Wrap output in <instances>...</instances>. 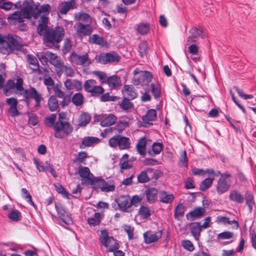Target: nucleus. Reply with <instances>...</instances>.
I'll list each match as a JSON object with an SVG mask.
<instances>
[{
    "label": "nucleus",
    "instance_id": "obj_1",
    "mask_svg": "<svg viewBox=\"0 0 256 256\" xmlns=\"http://www.w3.org/2000/svg\"><path fill=\"white\" fill-rule=\"evenodd\" d=\"M33 4L36 5L38 8L36 9L33 7L32 8L28 7L30 16L34 17V19L38 18V32L40 35L44 36L46 45L52 48L62 40L64 35V30L62 28H58L55 31L50 32L47 26L48 18L46 17V15L48 14L50 6L46 4L40 7L37 4L33 2Z\"/></svg>",
    "mask_w": 256,
    "mask_h": 256
},
{
    "label": "nucleus",
    "instance_id": "obj_2",
    "mask_svg": "<svg viewBox=\"0 0 256 256\" xmlns=\"http://www.w3.org/2000/svg\"><path fill=\"white\" fill-rule=\"evenodd\" d=\"M4 93L7 96L12 94H20L26 99L33 98L36 102V106H40L42 100L40 94L34 88H31L28 90H24L22 87V80L20 78L8 80L4 88Z\"/></svg>",
    "mask_w": 256,
    "mask_h": 256
},
{
    "label": "nucleus",
    "instance_id": "obj_3",
    "mask_svg": "<svg viewBox=\"0 0 256 256\" xmlns=\"http://www.w3.org/2000/svg\"><path fill=\"white\" fill-rule=\"evenodd\" d=\"M38 56L40 61L44 64L49 61L54 66L55 70L58 76H60L63 72H65V74L68 76H72L74 74L72 69L63 66L60 58L56 54L50 52H40L38 54Z\"/></svg>",
    "mask_w": 256,
    "mask_h": 256
},
{
    "label": "nucleus",
    "instance_id": "obj_4",
    "mask_svg": "<svg viewBox=\"0 0 256 256\" xmlns=\"http://www.w3.org/2000/svg\"><path fill=\"white\" fill-rule=\"evenodd\" d=\"M17 8H21V12H16L8 18V22L10 24H16L23 22L25 18H31L30 14L28 10V7L32 8L34 7L37 9L38 6L33 4L32 0H26L22 4L20 2H18L16 4Z\"/></svg>",
    "mask_w": 256,
    "mask_h": 256
},
{
    "label": "nucleus",
    "instance_id": "obj_5",
    "mask_svg": "<svg viewBox=\"0 0 256 256\" xmlns=\"http://www.w3.org/2000/svg\"><path fill=\"white\" fill-rule=\"evenodd\" d=\"M18 41L12 36H5L0 34V52L8 54L20 48Z\"/></svg>",
    "mask_w": 256,
    "mask_h": 256
},
{
    "label": "nucleus",
    "instance_id": "obj_6",
    "mask_svg": "<svg viewBox=\"0 0 256 256\" xmlns=\"http://www.w3.org/2000/svg\"><path fill=\"white\" fill-rule=\"evenodd\" d=\"M232 178L231 174L225 172L218 179L215 187L216 193L218 195H222L230 190L232 184Z\"/></svg>",
    "mask_w": 256,
    "mask_h": 256
},
{
    "label": "nucleus",
    "instance_id": "obj_7",
    "mask_svg": "<svg viewBox=\"0 0 256 256\" xmlns=\"http://www.w3.org/2000/svg\"><path fill=\"white\" fill-rule=\"evenodd\" d=\"M66 116V114L64 113H60L59 114V122L55 126V136L56 138H64L72 130L70 124L64 120Z\"/></svg>",
    "mask_w": 256,
    "mask_h": 256
},
{
    "label": "nucleus",
    "instance_id": "obj_8",
    "mask_svg": "<svg viewBox=\"0 0 256 256\" xmlns=\"http://www.w3.org/2000/svg\"><path fill=\"white\" fill-rule=\"evenodd\" d=\"M102 244L109 252H113L118 248V244L112 236H110L106 230H102L100 236Z\"/></svg>",
    "mask_w": 256,
    "mask_h": 256
},
{
    "label": "nucleus",
    "instance_id": "obj_9",
    "mask_svg": "<svg viewBox=\"0 0 256 256\" xmlns=\"http://www.w3.org/2000/svg\"><path fill=\"white\" fill-rule=\"evenodd\" d=\"M109 145L112 148L118 146L120 150L128 149L130 146V141L129 138L117 136L112 137L109 140Z\"/></svg>",
    "mask_w": 256,
    "mask_h": 256
},
{
    "label": "nucleus",
    "instance_id": "obj_10",
    "mask_svg": "<svg viewBox=\"0 0 256 256\" xmlns=\"http://www.w3.org/2000/svg\"><path fill=\"white\" fill-rule=\"evenodd\" d=\"M78 174L82 178V180L88 184L93 185L97 178L90 174L89 169L86 167H80L78 170Z\"/></svg>",
    "mask_w": 256,
    "mask_h": 256
},
{
    "label": "nucleus",
    "instance_id": "obj_11",
    "mask_svg": "<svg viewBox=\"0 0 256 256\" xmlns=\"http://www.w3.org/2000/svg\"><path fill=\"white\" fill-rule=\"evenodd\" d=\"M44 82L47 86L49 92H50L51 90H53L58 97L63 96V92L60 90V86L59 84L54 85V81L51 77L45 76L44 78Z\"/></svg>",
    "mask_w": 256,
    "mask_h": 256
},
{
    "label": "nucleus",
    "instance_id": "obj_12",
    "mask_svg": "<svg viewBox=\"0 0 256 256\" xmlns=\"http://www.w3.org/2000/svg\"><path fill=\"white\" fill-rule=\"evenodd\" d=\"M92 186L94 188H100L102 191L105 192H113L115 188L114 184L106 183L104 180L98 178Z\"/></svg>",
    "mask_w": 256,
    "mask_h": 256
},
{
    "label": "nucleus",
    "instance_id": "obj_13",
    "mask_svg": "<svg viewBox=\"0 0 256 256\" xmlns=\"http://www.w3.org/2000/svg\"><path fill=\"white\" fill-rule=\"evenodd\" d=\"M190 36L188 38V41L190 42H196V38L203 37L204 30L202 26H194L189 30Z\"/></svg>",
    "mask_w": 256,
    "mask_h": 256
},
{
    "label": "nucleus",
    "instance_id": "obj_14",
    "mask_svg": "<svg viewBox=\"0 0 256 256\" xmlns=\"http://www.w3.org/2000/svg\"><path fill=\"white\" fill-rule=\"evenodd\" d=\"M161 172L158 170H154L152 168H148L145 170V182L152 181L154 182L160 177V174Z\"/></svg>",
    "mask_w": 256,
    "mask_h": 256
},
{
    "label": "nucleus",
    "instance_id": "obj_15",
    "mask_svg": "<svg viewBox=\"0 0 256 256\" xmlns=\"http://www.w3.org/2000/svg\"><path fill=\"white\" fill-rule=\"evenodd\" d=\"M120 208L122 210L126 212L128 209L132 206V202L130 198L128 196H122L116 200Z\"/></svg>",
    "mask_w": 256,
    "mask_h": 256
},
{
    "label": "nucleus",
    "instance_id": "obj_16",
    "mask_svg": "<svg viewBox=\"0 0 256 256\" xmlns=\"http://www.w3.org/2000/svg\"><path fill=\"white\" fill-rule=\"evenodd\" d=\"M134 158H129L128 154H123L120 160V166L122 170H125L130 168L132 166V162L134 160Z\"/></svg>",
    "mask_w": 256,
    "mask_h": 256
},
{
    "label": "nucleus",
    "instance_id": "obj_17",
    "mask_svg": "<svg viewBox=\"0 0 256 256\" xmlns=\"http://www.w3.org/2000/svg\"><path fill=\"white\" fill-rule=\"evenodd\" d=\"M157 118V112L156 109H149L145 114V128H149L153 125L152 122L154 121Z\"/></svg>",
    "mask_w": 256,
    "mask_h": 256
},
{
    "label": "nucleus",
    "instance_id": "obj_18",
    "mask_svg": "<svg viewBox=\"0 0 256 256\" xmlns=\"http://www.w3.org/2000/svg\"><path fill=\"white\" fill-rule=\"evenodd\" d=\"M70 60L72 62L76 64H81L84 66H88L90 64V62L86 56H79L74 53L71 54Z\"/></svg>",
    "mask_w": 256,
    "mask_h": 256
},
{
    "label": "nucleus",
    "instance_id": "obj_19",
    "mask_svg": "<svg viewBox=\"0 0 256 256\" xmlns=\"http://www.w3.org/2000/svg\"><path fill=\"white\" fill-rule=\"evenodd\" d=\"M162 142H154L150 147L148 149V154L152 157L160 154L163 148Z\"/></svg>",
    "mask_w": 256,
    "mask_h": 256
},
{
    "label": "nucleus",
    "instance_id": "obj_20",
    "mask_svg": "<svg viewBox=\"0 0 256 256\" xmlns=\"http://www.w3.org/2000/svg\"><path fill=\"white\" fill-rule=\"evenodd\" d=\"M158 190L154 188H148L145 190V194L147 201L150 203H154L158 197Z\"/></svg>",
    "mask_w": 256,
    "mask_h": 256
},
{
    "label": "nucleus",
    "instance_id": "obj_21",
    "mask_svg": "<svg viewBox=\"0 0 256 256\" xmlns=\"http://www.w3.org/2000/svg\"><path fill=\"white\" fill-rule=\"evenodd\" d=\"M206 210L204 208L198 207L192 211L186 214L188 220H194L196 218H200L204 214Z\"/></svg>",
    "mask_w": 256,
    "mask_h": 256
},
{
    "label": "nucleus",
    "instance_id": "obj_22",
    "mask_svg": "<svg viewBox=\"0 0 256 256\" xmlns=\"http://www.w3.org/2000/svg\"><path fill=\"white\" fill-rule=\"evenodd\" d=\"M228 197L230 200L240 204H242L244 200V196L236 190L230 192Z\"/></svg>",
    "mask_w": 256,
    "mask_h": 256
},
{
    "label": "nucleus",
    "instance_id": "obj_23",
    "mask_svg": "<svg viewBox=\"0 0 256 256\" xmlns=\"http://www.w3.org/2000/svg\"><path fill=\"white\" fill-rule=\"evenodd\" d=\"M77 0H70L68 2H62L60 6L59 9L62 14H66L71 8H74L76 6Z\"/></svg>",
    "mask_w": 256,
    "mask_h": 256
},
{
    "label": "nucleus",
    "instance_id": "obj_24",
    "mask_svg": "<svg viewBox=\"0 0 256 256\" xmlns=\"http://www.w3.org/2000/svg\"><path fill=\"white\" fill-rule=\"evenodd\" d=\"M116 118L112 114L104 116L101 118L100 125L102 126H109L116 123Z\"/></svg>",
    "mask_w": 256,
    "mask_h": 256
},
{
    "label": "nucleus",
    "instance_id": "obj_25",
    "mask_svg": "<svg viewBox=\"0 0 256 256\" xmlns=\"http://www.w3.org/2000/svg\"><path fill=\"white\" fill-rule=\"evenodd\" d=\"M160 200L164 204H171L174 200V196L172 194L168 193L167 192L162 190L159 194Z\"/></svg>",
    "mask_w": 256,
    "mask_h": 256
},
{
    "label": "nucleus",
    "instance_id": "obj_26",
    "mask_svg": "<svg viewBox=\"0 0 256 256\" xmlns=\"http://www.w3.org/2000/svg\"><path fill=\"white\" fill-rule=\"evenodd\" d=\"M122 94L124 98L128 99H134L136 96V94L131 86H124L122 90Z\"/></svg>",
    "mask_w": 256,
    "mask_h": 256
},
{
    "label": "nucleus",
    "instance_id": "obj_27",
    "mask_svg": "<svg viewBox=\"0 0 256 256\" xmlns=\"http://www.w3.org/2000/svg\"><path fill=\"white\" fill-rule=\"evenodd\" d=\"M74 28L78 34L82 36L88 34L91 32V28L88 26H84L81 24H78L74 26Z\"/></svg>",
    "mask_w": 256,
    "mask_h": 256
},
{
    "label": "nucleus",
    "instance_id": "obj_28",
    "mask_svg": "<svg viewBox=\"0 0 256 256\" xmlns=\"http://www.w3.org/2000/svg\"><path fill=\"white\" fill-rule=\"evenodd\" d=\"M244 198L246 200V204L248 206L249 212H252L253 206L255 204L254 196L252 192L248 191L246 192Z\"/></svg>",
    "mask_w": 256,
    "mask_h": 256
},
{
    "label": "nucleus",
    "instance_id": "obj_29",
    "mask_svg": "<svg viewBox=\"0 0 256 256\" xmlns=\"http://www.w3.org/2000/svg\"><path fill=\"white\" fill-rule=\"evenodd\" d=\"M202 228L200 222H194L191 226L190 232L196 240H198Z\"/></svg>",
    "mask_w": 256,
    "mask_h": 256
},
{
    "label": "nucleus",
    "instance_id": "obj_30",
    "mask_svg": "<svg viewBox=\"0 0 256 256\" xmlns=\"http://www.w3.org/2000/svg\"><path fill=\"white\" fill-rule=\"evenodd\" d=\"M58 206V204H56V208L60 214V218L66 224H72V220L70 216L68 214L65 213L62 210H60Z\"/></svg>",
    "mask_w": 256,
    "mask_h": 256
},
{
    "label": "nucleus",
    "instance_id": "obj_31",
    "mask_svg": "<svg viewBox=\"0 0 256 256\" xmlns=\"http://www.w3.org/2000/svg\"><path fill=\"white\" fill-rule=\"evenodd\" d=\"M65 86L70 90H79L82 88V84L77 80H67L65 82Z\"/></svg>",
    "mask_w": 256,
    "mask_h": 256
},
{
    "label": "nucleus",
    "instance_id": "obj_32",
    "mask_svg": "<svg viewBox=\"0 0 256 256\" xmlns=\"http://www.w3.org/2000/svg\"><path fill=\"white\" fill-rule=\"evenodd\" d=\"M150 92L155 99L159 98L161 96L160 86L158 82L152 83L150 84Z\"/></svg>",
    "mask_w": 256,
    "mask_h": 256
},
{
    "label": "nucleus",
    "instance_id": "obj_33",
    "mask_svg": "<svg viewBox=\"0 0 256 256\" xmlns=\"http://www.w3.org/2000/svg\"><path fill=\"white\" fill-rule=\"evenodd\" d=\"M102 218V215L99 213H95L93 216L88 219V222L90 226L98 225Z\"/></svg>",
    "mask_w": 256,
    "mask_h": 256
},
{
    "label": "nucleus",
    "instance_id": "obj_34",
    "mask_svg": "<svg viewBox=\"0 0 256 256\" xmlns=\"http://www.w3.org/2000/svg\"><path fill=\"white\" fill-rule=\"evenodd\" d=\"M214 180V178H210V177L206 178L200 183V190L202 192L205 191L212 185Z\"/></svg>",
    "mask_w": 256,
    "mask_h": 256
},
{
    "label": "nucleus",
    "instance_id": "obj_35",
    "mask_svg": "<svg viewBox=\"0 0 256 256\" xmlns=\"http://www.w3.org/2000/svg\"><path fill=\"white\" fill-rule=\"evenodd\" d=\"M184 206L182 204H179L175 208L174 212V217L176 219L178 220L180 217L184 216Z\"/></svg>",
    "mask_w": 256,
    "mask_h": 256
},
{
    "label": "nucleus",
    "instance_id": "obj_36",
    "mask_svg": "<svg viewBox=\"0 0 256 256\" xmlns=\"http://www.w3.org/2000/svg\"><path fill=\"white\" fill-rule=\"evenodd\" d=\"M8 218L12 221H18L21 218L20 212L16 210H12L8 214Z\"/></svg>",
    "mask_w": 256,
    "mask_h": 256
},
{
    "label": "nucleus",
    "instance_id": "obj_37",
    "mask_svg": "<svg viewBox=\"0 0 256 256\" xmlns=\"http://www.w3.org/2000/svg\"><path fill=\"white\" fill-rule=\"evenodd\" d=\"M98 138L94 137H88L84 139L82 145L86 146H90L94 144L99 142Z\"/></svg>",
    "mask_w": 256,
    "mask_h": 256
},
{
    "label": "nucleus",
    "instance_id": "obj_38",
    "mask_svg": "<svg viewBox=\"0 0 256 256\" xmlns=\"http://www.w3.org/2000/svg\"><path fill=\"white\" fill-rule=\"evenodd\" d=\"M106 82L108 85L112 88L118 86L120 84L119 78L116 76L110 77L107 79Z\"/></svg>",
    "mask_w": 256,
    "mask_h": 256
},
{
    "label": "nucleus",
    "instance_id": "obj_39",
    "mask_svg": "<svg viewBox=\"0 0 256 256\" xmlns=\"http://www.w3.org/2000/svg\"><path fill=\"white\" fill-rule=\"evenodd\" d=\"M48 106L51 111H54L57 110L58 106V102L54 96L50 98L48 101Z\"/></svg>",
    "mask_w": 256,
    "mask_h": 256
},
{
    "label": "nucleus",
    "instance_id": "obj_40",
    "mask_svg": "<svg viewBox=\"0 0 256 256\" xmlns=\"http://www.w3.org/2000/svg\"><path fill=\"white\" fill-rule=\"evenodd\" d=\"M161 237V234L158 236L155 234L148 235L147 232H145V244H150L156 242Z\"/></svg>",
    "mask_w": 256,
    "mask_h": 256
},
{
    "label": "nucleus",
    "instance_id": "obj_41",
    "mask_svg": "<svg viewBox=\"0 0 256 256\" xmlns=\"http://www.w3.org/2000/svg\"><path fill=\"white\" fill-rule=\"evenodd\" d=\"M90 116L87 114H82L79 118V124L80 126H86L90 120Z\"/></svg>",
    "mask_w": 256,
    "mask_h": 256
},
{
    "label": "nucleus",
    "instance_id": "obj_42",
    "mask_svg": "<svg viewBox=\"0 0 256 256\" xmlns=\"http://www.w3.org/2000/svg\"><path fill=\"white\" fill-rule=\"evenodd\" d=\"M28 61L32 69L36 70L38 68V62L35 57L31 55H28Z\"/></svg>",
    "mask_w": 256,
    "mask_h": 256
},
{
    "label": "nucleus",
    "instance_id": "obj_43",
    "mask_svg": "<svg viewBox=\"0 0 256 256\" xmlns=\"http://www.w3.org/2000/svg\"><path fill=\"white\" fill-rule=\"evenodd\" d=\"M96 85V81L94 80H86L84 84L85 90L88 92H91L94 90Z\"/></svg>",
    "mask_w": 256,
    "mask_h": 256
},
{
    "label": "nucleus",
    "instance_id": "obj_44",
    "mask_svg": "<svg viewBox=\"0 0 256 256\" xmlns=\"http://www.w3.org/2000/svg\"><path fill=\"white\" fill-rule=\"evenodd\" d=\"M21 194L22 197L26 200L32 206H34V202L32 201V198L28 192V190L26 188H22L21 190Z\"/></svg>",
    "mask_w": 256,
    "mask_h": 256
},
{
    "label": "nucleus",
    "instance_id": "obj_45",
    "mask_svg": "<svg viewBox=\"0 0 256 256\" xmlns=\"http://www.w3.org/2000/svg\"><path fill=\"white\" fill-rule=\"evenodd\" d=\"M182 246L184 248L189 252H192L194 249V247L192 242L188 240H182Z\"/></svg>",
    "mask_w": 256,
    "mask_h": 256
},
{
    "label": "nucleus",
    "instance_id": "obj_46",
    "mask_svg": "<svg viewBox=\"0 0 256 256\" xmlns=\"http://www.w3.org/2000/svg\"><path fill=\"white\" fill-rule=\"evenodd\" d=\"M108 63L118 62L120 59V57L116 52H112L107 53Z\"/></svg>",
    "mask_w": 256,
    "mask_h": 256
},
{
    "label": "nucleus",
    "instance_id": "obj_47",
    "mask_svg": "<svg viewBox=\"0 0 256 256\" xmlns=\"http://www.w3.org/2000/svg\"><path fill=\"white\" fill-rule=\"evenodd\" d=\"M234 89L237 92L238 96L244 100L251 99L254 98L252 94H244L243 90L237 86H234Z\"/></svg>",
    "mask_w": 256,
    "mask_h": 256
},
{
    "label": "nucleus",
    "instance_id": "obj_48",
    "mask_svg": "<svg viewBox=\"0 0 256 256\" xmlns=\"http://www.w3.org/2000/svg\"><path fill=\"white\" fill-rule=\"evenodd\" d=\"M72 101L75 105L78 106L83 103L84 98L80 94H76L73 96Z\"/></svg>",
    "mask_w": 256,
    "mask_h": 256
},
{
    "label": "nucleus",
    "instance_id": "obj_49",
    "mask_svg": "<svg viewBox=\"0 0 256 256\" xmlns=\"http://www.w3.org/2000/svg\"><path fill=\"white\" fill-rule=\"evenodd\" d=\"M234 234L232 232L229 231H224L220 233L218 235V239H229L233 237Z\"/></svg>",
    "mask_w": 256,
    "mask_h": 256
},
{
    "label": "nucleus",
    "instance_id": "obj_50",
    "mask_svg": "<svg viewBox=\"0 0 256 256\" xmlns=\"http://www.w3.org/2000/svg\"><path fill=\"white\" fill-rule=\"evenodd\" d=\"M96 60L99 62L106 64L108 63L107 53L102 54L96 57Z\"/></svg>",
    "mask_w": 256,
    "mask_h": 256
},
{
    "label": "nucleus",
    "instance_id": "obj_51",
    "mask_svg": "<svg viewBox=\"0 0 256 256\" xmlns=\"http://www.w3.org/2000/svg\"><path fill=\"white\" fill-rule=\"evenodd\" d=\"M143 200V196L138 195L134 196L130 198L132 206L134 205L136 206H138Z\"/></svg>",
    "mask_w": 256,
    "mask_h": 256
},
{
    "label": "nucleus",
    "instance_id": "obj_52",
    "mask_svg": "<svg viewBox=\"0 0 256 256\" xmlns=\"http://www.w3.org/2000/svg\"><path fill=\"white\" fill-rule=\"evenodd\" d=\"M195 188L194 184V178L192 177H188L184 182V188L186 190L192 189Z\"/></svg>",
    "mask_w": 256,
    "mask_h": 256
},
{
    "label": "nucleus",
    "instance_id": "obj_53",
    "mask_svg": "<svg viewBox=\"0 0 256 256\" xmlns=\"http://www.w3.org/2000/svg\"><path fill=\"white\" fill-rule=\"evenodd\" d=\"M136 149L138 152L142 156L144 155V138H141L136 144Z\"/></svg>",
    "mask_w": 256,
    "mask_h": 256
},
{
    "label": "nucleus",
    "instance_id": "obj_54",
    "mask_svg": "<svg viewBox=\"0 0 256 256\" xmlns=\"http://www.w3.org/2000/svg\"><path fill=\"white\" fill-rule=\"evenodd\" d=\"M90 40L92 42H94L98 44L103 45L104 40L98 35L94 34L90 38Z\"/></svg>",
    "mask_w": 256,
    "mask_h": 256
},
{
    "label": "nucleus",
    "instance_id": "obj_55",
    "mask_svg": "<svg viewBox=\"0 0 256 256\" xmlns=\"http://www.w3.org/2000/svg\"><path fill=\"white\" fill-rule=\"evenodd\" d=\"M144 220V206H142L139 210L138 214L136 216L135 218V220L138 222H142V221Z\"/></svg>",
    "mask_w": 256,
    "mask_h": 256
},
{
    "label": "nucleus",
    "instance_id": "obj_56",
    "mask_svg": "<svg viewBox=\"0 0 256 256\" xmlns=\"http://www.w3.org/2000/svg\"><path fill=\"white\" fill-rule=\"evenodd\" d=\"M12 7V4L10 2L6 0H0V8L6 10H9Z\"/></svg>",
    "mask_w": 256,
    "mask_h": 256
},
{
    "label": "nucleus",
    "instance_id": "obj_57",
    "mask_svg": "<svg viewBox=\"0 0 256 256\" xmlns=\"http://www.w3.org/2000/svg\"><path fill=\"white\" fill-rule=\"evenodd\" d=\"M224 118L229 122L230 126H232L236 132H238L240 130L239 127L236 126L234 120L227 115H225Z\"/></svg>",
    "mask_w": 256,
    "mask_h": 256
},
{
    "label": "nucleus",
    "instance_id": "obj_58",
    "mask_svg": "<svg viewBox=\"0 0 256 256\" xmlns=\"http://www.w3.org/2000/svg\"><path fill=\"white\" fill-rule=\"evenodd\" d=\"M180 162L182 165L184 167H187L188 165V158L187 157V154L186 150H184L181 156Z\"/></svg>",
    "mask_w": 256,
    "mask_h": 256
},
{
    "label": "nucleus",
    "instance_id": "obj_59",
    "mask_svg": "<svg viewBox=\"0 0 256 256\" xmlns=\"http://www.w3.org/2000/svg\"><path fill=\"white\" fill-rule=\"evenodd\" d=\"M28 123L32 126L36 125L38 122L37 116L34 114H30L28 115Z\"/></svg>",
    "mask_w": 256,
    "mask_h": 256
},
{
    "label": "nucleus",
    "instance_id": "obj_60",
    "mask_svg": "<svg viewBox=\"0 0 256 256\" xmlns=\"http://www.w3.org/2000/svg\"><path fill=\"white\" fill-rule=\"evenodd\" d=\"M120 106L124 110H127L132 108V104L128 98H124L123 102L120 104Z\"/></svg>",
    "mask_w": 256,
    "mask_h": 256
},
{
    "label": "nucleus",
    "instance_id": "obj_61",
    "mask_svg": "<svg viewBox=\"0 0 256 256\" xmlns=\"http://www.w3.org/2000/svg\"><path fill=\"white\" fill-rule=\"evenodd\" d=\"M56 119V116L54 114L50 115L46 119V126H51L53 125Z\"/></svg>",
    "mask_w": 256,
    "mask_h": 256
},
{
    "label": "nucleus",
    "instance_id": "obj_62",
    "mask_svg": "<svg viewBox=\"0 0 256 256\" xmlns=\"http://www.w3.org/2000/svg\"><path fill=\"white\" fill-rule=\"evenodd\" d=\"M236 178L239 180L240 182H245L247 180V178L245 175L238 169H237Z\"/></svg>",
    "mask_w": 256,
    "mask_h": 256
},
{
    "label": "nucleus",
    "instance_id": "obj_63",
    "mask_svg": "<svg viewBox=\"0 0 256 256\" xmlns=\"http://www.w3.org/2000/svg\"><path fill=\"white\" fill-rule=\"evenodd\" d=\"M34 162L36 166L37 170L39 172H44L46 170L45 164H42L36 159H34Z\"/></svg>",
    "mask_w": 256,
    "mask_h": 256
},
{
    "label": "nucleus",
    "instance_id": "obj_64",
    "mask_svg": "<svg viewBox=\"0 0 256 256\" xmlns=\"http://www.w3.org/2000/svg\"><path fill=\"white\" fill-rule=\"evenodd\" d=\"M250 236L252 246L254 249L256 250V232L252 230L250 234Z\"/></svg>",
    "mask_w": 256,
    "mask_h": 256
}]
</instances>
